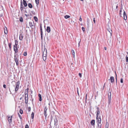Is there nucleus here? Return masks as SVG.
I'll use <instances>...</instances> for the list:
<instances>
[{
  "instance_id": "obj_1",
  "label": "nucleus",
  "mask_w": 128,
  "mask_h": 128,
  "mask_svg": "<svg viewBox=\"0 0 128 128\" xmlns=\"http://www.w3.org/2000/svg\"><path fill=\"white\" fill-rule=\"evenodd\" d=\"M20 84V82L19 81H18L16 83V85L15 88V91L16 92L18 90Z\"/></svg>"
},
{
  "instance_id": "obj_2",
  "label": "nucleus",
  "mask_w": 128,
  "mask_h": 128,
  "mask_svg": "<svg viewBox=\"0 0 128 128\" xmlns=\"http://www.w3.org/2000/svg\"><path fill=\"white\" fill-rule=\"evenodd\" d=\"M96 120H97V122L98 124H101V118L100 116L98 117H96Z\"/></svg>"
},
{
  "instance_id": "obj_3",
  "label": "nucleus",
  "mask_w": 128,
  "mask_h": 128,
  "mask_svg": "<svg viewBox=\"0 0 128 128\" xmlns=\"http://www.w3.org/2000/svg\"><path fill=\"white\" fill-rule=\"evenodd\" d=\"M14 60L16 62V65L17 66H18V57H17L16 56H14Z\"/></svg>"
},
{
  "instance_id": "obj_4",
  "label": "nucleus",
  "mask_w": 128,
  "mask_h": 128,
  "mask_svg": "<svg viewBox=\"0 0 128 128\" xmlns=\"http://www.w3.org/2000/svg\"><path fill=\"white\" fill-rule=\"evenodd\" d=\"M97 110L96 111V117H98L100 116V111L99 108L98 107L97 108Z\"/></svg>"
},
{
  "instance_id": "obj_5",
  "label": "nucleus",
  "mask_w": 128,
  "mask_h": 128,
  "mask_svg": "<svg viewBox=\"0 0 128 128\" xmlns=\"http://www.w3.org/2000/svg\"><path fill=\"white\" fill-rule=\"evenodd\" d=\"M14 51L16 53L18 52V49L17 48V46H15L14 45Z\"/></svg>"
},
{
  "instance_id": "obj_6",
  "label": "nucleus",
  "mask_w": 128,
  "mask_h": 128,
  "mask_svg": "<svg viewBox=\"0 0 128 128\" xmlns=\"http://www.w3.org/2000/svg\"><path fill=\"white\" fill-rule=\"evenodd\" d=\"M25 103L26 104H27L28 102V96H27V95L25 96Z\"/></svg>"
},
{
  "instance_id": "obj_7",
  "label": "nucleus",
  "mask_w": 128,
  "mask_h": 128,
  "mask_svg": "<svg viewBox=\"0 0 128 128\" xmlns=\"http://www.w3.org/2000/svg\"><path fill=\"white\" fill-rule=\"evenodd\" d=\"M40 30L41 32V37L42 39V36L43 34V32L42 30V27L41 25L40 26Z\"/></svg>"
},
{
  "instance_id": "obj_8",
  "label": "nucleus",
  "mask_w": 128,
  "mask_h": 128,
  "mask_svg": "<svg viewBox=\"0 0 128 128\" xmlns=\"http://www.w3.org/2000/svg\"><path fill=\"white\" fill-rule=\"evenodd\" d=\"M124 18L125 20H126L127 18L126 15L125 11L124 12Z\"/></svg>"
},
{
  "instance_id": "obj_9",
  "label": "nucleus",
  "mask_w": 128,
  "mask_h": 128,
  "mask_svg": "<svg viewBox=\"0 0 128 128\" xmlns=\"http://www.w3.org/2000/svg\"><path fill=\"white\" fill-rule=\"evenodd\" d=\"M12 116H9L8 118V120L10 123L12 121Z\"/></svg>"
},
{
  "instance_id": "obj_10",
  "label": "nucleus",
  "mask_w": 128,
  "mask_h": 128,
  "mask_svg": "<svg viewBox=\"0 0 128 128\" xmlns=\"http://www.w3.org/2000/svg\"><path fill=\"white\" fill-rule=\"evenodd\" d=\"M29 90L28 88H27V89H26L25 91L24 94H25V96H26L27 95V96H28V92Z\"/></svg>"
},
{
  "instance_id": "obj_11",
  "label": "nucleus",
  "mask_w": 128,
  "mask_h": 128,
  "mask_svg": "<svg viewBox=\"0 0 128 128\" xmlns=\"http://www.w3.org/2000/svg\"><path fill=\"white\" fill-rule=\"evenodd\" d=\"M4 34H7L8 33V30L6 27H4Z\"/></svg>"
},
{
  "instance_id": "obj_12",
  "label": "nucleus",
  "mask_w": 128,
  "mask_h": 128,
  "mask_svg": "<svg viewBox=\"0 0 128 128\" xmlns=\"http://www.w3.org/2000/svg\"><path fill=\"white\" fill-rule=\"evenodd\" d=\"M110 96H109V94H108V102L109 104H110V100L111 99V92H110Z\"/></svg>"
},
{
  "instance_id": "obj_13",
  "label": "nucleus",
  "mask_w": 128,
  "mask_h": 128,
  "mask_svg": "<svg viewBox=\"0 0 128 128\" xmlns=\"http://www.w3.org/2000/svg\"><path fill=\"white\" fill-rule=\"evenodd\" d=\"M110 80L111 83H113L114 82V77L113 76L111 77L110 78Z\"/></svg>"
},
{
  "instance_id": "obj_14",
  "label": "nucleus",
  "mask_w": 128,
  "mask_h": 128,
  "mask_svg": "<svg viewBox=\"0 0 128 128\" xmlns=\"http://www.w3.org/2000/svg\"><path fill=\"white\" fill-rule=\"evenodd\" d=\"M46 31L47 32L49 33L50 31V28L49 26H47L46 29Z\"/></svg>"
},
{
  "instance_id": "obj_15",
  "label": "nucleus",
  "mask_w": 128,
  "mask_h": 128,
  "mask_svg": "<svg viewBox=\"0 0 128 128\" xmlns=\"http://www.w3.org/2000/svg\"><path fill=\"white\" fill-rule=\"evenodd\" d=\"M108 31L110 33V36H111L112 35V30L110 28H108Z\"/></svg>"
},
{
  "instance_id": "obj_16",
  "label": "nucleus",
  "mask_w": 128,
  "mask_h": 128,
  "mask_svg": "<svg viewBox=\"0 0 128 128\" xmlns=\"http://www.w3.org/2000/svg\"><path fill=\"white\" fill-rule=\"evenodd\" d=\"M95 120H92L91 122V124L92 126H94L95 125Z\"/></svg>"
},
{
  "instance_id": "obj_17",
  "label": "nucleus",
  "mask_w": 128,
  "mask_h": 128,
  "mask_svg": "<svg viewBox=\"0 0 128 128\" xmlns=\"http://www.w3.org/2000/svg\"><path fill=\"white\" fill-rule=\"evenodd\" d=\"M23 38L22 34H20L19 36V39L20 40H22Z\"/></svg>"
},
{
  "instance_id": "obj_18",
  "label": "nucleus",
  "mask_w": 128,
  "mask_h": 128,
  "mask_svg": "<svg viewBox=\"0 0 128 128\" xmlns=\"http://www.w3.org/2000/svg\"><path fill=\"white\" fill-rule=\"evenodd\" d=\"M23 4L24 6L26 7L27 6V4L26 3V1L25 0H23Z\"/></svg>"
},
{
  "instance_id": "obj_19",
  "label": "nucleus",
  "mask_w": 128,
  "mask_h": 128,
  "mask_svg": "<svg viewBox=\"0 0 128 128\" xmlns=\"http://www.w3.org/2000/svg\"><path fill=\"white\" fill-rule=\"evenodd\" d=\"M38 96L39 98V100L40 101H41L42 100V96L40 94H38Z\"/></svg>"
},
{
  "instance_id": "obj_20",
  "label": "nucleus",
  "mask_w": 128,
  "mask_h": 128,
  "mask_svg": "<svg viewBox=\"0 0 128 128\" xmlns=\"http://www.w3.org/2000/svg\"><path fill=\"white\" fill-rule=\"evenodd\" d=\"M72 53L73 56V58H74L75 57V55H74V50H72Z\"/></svg>"
},
{
  "instance_id": "obj_21",
  "label": "nucleus",
  "mask_w": 128,
  "mask_h": 128,
  "mask_svg": "<svg viewBox=\"0 0 128 128\" xmlns=\"http://www.w3.org/2000/svg\"><path fill=\"white\" fill-rule=\"evenodd\" d=\"M28 6L30 8H32V6L31 3H29L28 4Z\"/></svg>"
},
{
  "instance_id": "obj_22",
  "label": "nucleus",
  "mask_w": 128,
  "mask_h": 128,
  "mask_svg": "<svg viewBox=\"0 0 128 128\" xmlns=\"http://www.w3.org/2000/svg\"><path fill=\"white\" fill-rule=\"evenodd\" d=\"M34 113L32 112V114H31V118L32 119H33L34 118Z\"/></svg>"
},
{
  "instance_id": "obj_23",
  "label": "nucleus",
  "mask_w": 128,
  "mask_h": 128,
  "mask_svg": "<svg viewBox=\"0 0 128 128\" xmlns=\"http://www.w3.org/2000/svg\"><path fill=\"white\" fill-rule=\"evenodd\" d=\"M29 25L31 28H32L33 26V24L32 22H30L29 23Z\"/></svg>"
},
{
  "instance_id": "obj_24",
  "label": "nucleus",
  "mask_w": 128,
  "mask_h": 128,
  "mask_svg": "<svg viewBox=\"0 0 128 128\" xmlns=\"http://www.w3.org/2000/svg\"><path fill=\"white\" fill-rule=\"evenodd\" d=\"M46 109V108H45L44 109V116H45L46 117L47 116V114H46V111L47 110V109H46V110H45V109Z\"/></svg>"
},
{
  "instance_id": "obj_25",
  "label": "nucleus",
  "mask_w": 128,
  "mask_h": 128,
  "mask_svg": "<svg viewBox=\"0 0 128 128\" xmlns=\"http://www.w3.org/2000/svg\"><path fill=\"white\" fill-rule=\"evenodd\" d=\"M34 19L36 22H37L38 20V18L36 17V16H34Z\"/></svg>"
},
{
  "instance_id": "obj_26",
  "label": "nucleus",
  "mask_w": 128,
  "mask_h": 128,
  "mask_svg": "<svg viewBox=\"0 0 128 128\" xmlns=\"http://www.w3.org/2000/svg\"><path fill=\"white\" fill-rule=\"evenodd\" d=\"M64 17L66 19H67L68 18H70V16H69L66 15V16H64Z\"/></svg>"
},
{
  "instance_id": "obj_27",
  "label": "nucleus",
  "mask_w": 128,
  "mask_h": 128,
  "mask_svg": "<svg viewBox=\"0 0 128 128\" xmlns=\"http://www.w3.org/2000/svg\"><path fill=\"white\" fill-rule=\"evenodd\" d=\"M35 2L36 4L38 5L39 4V0H35Z\"/></svg>"
},
{
  "instance_id": "obj_28",
  "label": "nucleus",
  "mask_w": 128,
  "mask_h": 128,
  "mask_svg": "<svg viewBox=\"0 0 128 128\" xmlns=\"http://www.w3.org/2000/svg\"><path fill=\"white\" fill-rule=\"evenodd\" d=\"M23 6L22 5V4H21V6H20V10L21 11H22L23 9Z\"/></svg>"
},
{
  "instance_id": "obj_29",
  "label": "nucleus",
  "mask_w": 128,
  "mask_h": 128,
  "mask_svg": "<svg viewBox=\"0 0 128 128\" xmlns=\"http://www.w3.org/2000/svg\"><path fill=\"white\" fill-rule=\"evenodd\" d=\"M19 112L21 114H22L23 113L22 110L21 109L20 110Z\"/></svg>"
},
{
  "instance_id": "obj_30",
  "label": "nucleus",
  "mask_w": 128,
  "mask_h": 128,
  "mask_svg": "<svg viewBox=\"0 0 128 128\" xmlns=\"http://www.w3.org/2000/svg\"><path fill=\"white\" fill-rule=\"evenodd\" d=\"M20 20L21 22H23V19L22 17H20Z\"/></svg>"
},
{
  "instance_id": "obj_31",
  "label": "nucleus",
  "mask_w": 128,
  "mask_h": 128,
  "mask_svg": "<svg viewBox=\"0 0 128 128\" xmlns=\"http://www.w3.org/2000/svg\"><path fill=\"white\" fill-rule=\"evenodd\" d=\"M122 8H120V12L119 13L120 15V16H121V12L122 11Z\"/></svg>"
},
{
  "instance_id": "obj_32",
  "label": "nucleus",
  "mask_w": 128,
  "mask_h": 128,
  "mask_svg": "<svg viewBox=\"0 0 128 128\" xmlns=\"http://www.w3.org/2000/svg\"><path fill=\"white\" fill-rule=\"evenodd\" d=\"M42 56L43 57H45V56H46V53L44 54V52L42 54Z\"/></svg>"
},
{
  "instance_id": "obj_33",
  "label": "nucleus",
  "mask_w": 128,
  "mask_h": 128,
  "mask_svg": "<svg viewBox=\"0 0 128 128\" xmlns=\"http://www.w3.org/2000/svg\"><path fill=\"white\" fill-rule=\"evenodd\" d=\"M18 44V41L16 40H15V44L16 45L15 46H17Z\"/></svg>"
},
{
  "instance_id": "obj_34",
  "label": "nucleus",
  "mask_w": 128,
  "mask_h": 128,
  "mask_svg": "<svg viewBox=\"0 0 128 128\" xmlns=\"http://www.w3.org/2000/svg\"><path fill=\"white\" fill-rule=\"evenodd\" d=\"M46 56L43 57V59L44 61L46 60Z\"/></svg>"
},
{
  "instance_id": "obj_35",
  "label": "nucleus",
  "mask_w": 128,
  "mask_h": 128,
  "mask_svg": "<svg viewBox=\"0 0 128 128\" xmlns=\"http://www.w3.org/2000/svg\"><path fill=\"white\" fill-rule=\"evenodd\" d=\"M31 110V108L30 107L28 108V112H30Z\"/></svg>"
},
{
  "instance_id": "obj_36",
  "label": "nucleus",
  "mask_w": 128,
  "mask_h": 128,
  "mask_svg": "<svg viewBox=\"0 0 128 128\" xmlns=\"http://www.w3.org/2000/svg\"><path fill=\"white\" fill-rule=\"evenodd\" d=\"M18 115L20 120H21L22 119V118L21 116L19 114V113H18Z\"/></svg>"
},
{
  "instance_id": "obj_37",
  "label": "nucleus",
  "mask_w": 128,
  "mask_h": 128,
  "mask_svg": "<svg viewBox=\"0 0 128 128\" xmlns=\"http://www.w3.org/2000/svg\"><path fill=\"white\" fill-rule=\"evenodd\" d=\"M27 55V53L26 52H24V55L25 56H26Z\"/></svg>"
},
{
  "instance_id": "obj_38",
  "label": "nucleus",
  "mask_w": 128,
  "mask_h": 128,
  "mask_svg": "<svg viewBox=\"0 0 128 128\" xmlns=\"http://www.w3.org/2000/svg\"><path fill=\"white\" fill-rule=\"evenodd\" d=\"M82 29L83 31L84 32L85 30L84 28V27H82Z\"/></svg>"
},
{
  "instance_id": "obj_39",
  "label": "nucleus",
  "mask_w": 128,
  "mask_h": 128,
  "mask_svg": "<svg viewBox=\"0 0 128 128\" xmlns=\"http://www.w3.org/2000/svg\"><path fill=\"white\" fill-rule=\"evenodd\" d=\"M126 62H128V57L127 56H126Z\"/></svg>"
},
{
  "instance_id": "obj_40",
  "label": "nucleus",
  "mask_w": 128,
  "mask_h": 128,
  "mask_svg": "<svg viewBox=\"0 0 128 128\" xmlns=\"http://www.w3.org/2000/svg\"><path fill=\"white\" fill-rule=\"evenodd\" d=\"M120 82L121 83H123V79L122 78H121L120 80Z\"/></svg>"
},
{
  "instance_id": "obj_41",
  "label": "nucleus",
  "mask_w": 128,
  "mask_h": 128,
  "mask_svg": "<svg viewBox=\"0 0 128 128\" xmlns=\"http://www.w3.org/2000/svg\"><path fill=\"white\" fill-rule=\"evenodd\" d=\"M11 44H10V43L8 45H9V48H10H10H11Z\"/></svg>"
},
{
  "instance_id": "obj_42",
  "label": "nucleus",
  "mask_w": 128,
  "mask_h": 128,
  "mask_svg": "<svg viewBox=\"0 0 128 128\" xmlns=\"http://www.w3.org/2000/svg\"><path fill=\"white\" fill-rule=\"evenodd\" d=\"M79 76L80 77V78H81L82 77V75L80 73H79Z\"/></svg>"
},
{
  "instance_id": "obj_43",
  "label": "nucleus",
  "mask_w": 128,
  "mask_h": 128,
  "mask_svg": "<svg viewBox=\"0 0 128 128\" xmlns=\"http://www.w3.org/2000/svg\"><path fill=\"white\" fill-rule=\"evenodd\" d=\"M25 128H28V126L27 124H26V125Z\"/></svg>"
},
{
  "instance_id": "obj_44",
  "label": "nucleus",
  "mask_w": 128,
  "mask_h": 128,
  "mask_svg": "<svg viewBox=\"0 0 128 128\" xmlns=\"http://www.w3.org/2000/svg\"><path fill=\"white\" fill-rule=\"evenodd\" d=\"M93 21L94 23L95 24L96 23V21L95 20V18H93Z\"/></svg>"
},
{
  "instance_id": "obj_45",
  "label": "nucleus",
  "mask_w": 128,
  "mask_h": 128,
  "mask_svg": "<svg viewBox=\"0 0 128 128\" xmlns=\"http://www.w3.org/2000/svg\"><path fill=\"white\" fill-rule=\"evenodd\" d=\"M3 86L4 88H6V86L5 84H4L3 85Z\"/></svg>"
},
{
  "instance_id": "obj_46",
  "label": "nucleus",
  "mask_w": 128,
  "mask_h": 128,
  "mask_svg": "<svg viewBox=\"0 0 128 128\" xmlns=\"http://www.w3.org/2000/svg\"><path fill=\"white\" fill-rule=\"evenodd\" d=\"M79 20L80 21H82V19L81 18V17H80V19H79Z\"/></svg>"
},
{
  "instance_id": "obj_47",
  "label": "nucleus",
  "mask_w": 128,
  "mask_h": 128,
  "mask_svg": "<svg viewBox=\"0 0 128 128\" xmlns=\"http://www.w3.org/2000/svg\"><path fill=\"white\" fill-rule=\"evenodd\" d=\"M12 83H15V85L16 84V82L14 81H12Z\"/></svg>"
},
{
  "instance_id": "obj_48",
  "label": "nucleus",
  "mask_w": 128,
  "mask_h": 128,
  "mask_svg": "<svg viewBox=\"0 0 128 128\" xmlns=\"http://www.w3.org/2000/svg\"><path fill=\"white\" fill-rule=\"evenodd\" d=\"M56 121L55 120H54V124H56V122H57V120Z\"/></svg>"
},
{
  "instance_id": "obj_49",
  "label": "nucleus",
  "mask_w": 128,
  "mask_h": 128,
  "mask_svg": "<svg viewBox=\"0 0 128 128\" xmlns=\"http://www.w3.org/2000/svg\"><path fill=\"white\" fill-rule=\"evenodd\" d=\"M86 101L87 99V94H86Z\"/></svg>"
},
{
  "instance_id": "obj_50",
  "label": "nucleus",
  "mask_w": 128,
  "mask_h": 128,
  "mask_svg": "<svg viewBox=\"0 0 128 128\" xmlns=\"http://www.w3.org/2000/svg\"><path fill=\"white\" fill-rule=\"evenodd\" d=\"M104 49L105 50H106V47H104Z\"/></svg>"
},
{
  "instance_id": "obj_51",
  "label": "nucleus",
  "mask_w": 128,
  "mask_h": 128,
  "mask_svg": "<svg viewBox=\"0 0 128 128\" xmlns=\"http://www.w3.org/2000/svg\"><path fill=\"white\" fill-rule=\"evenodd\" d=\"M118 7V6H116V9H117Z\"/></svg>"
},
{
  "instance_id": "obj_52",
  "label": "nucleus",
  "mask_w": 128,
  "mask_h": 128,
  "mask_svg": "<svg viewBox=\"0 0 128 128\" xmlns=\"http://www.w3.org/2000/svg\"><path fill=\"white\" fill-rule=\"evenodd\" d=\"M77 89H78L77 92H78V88H77Z\"/></svg>"
},
{
  "instance_id": "obj_53",
  "label": "nucleus",
  "mask_w": 128,
  "mask_h": 128,
  "mask_svg": "<svg viewBox=\"0 0 128 128\" xmlns=\"http://www.w3.org/2000/svg\"><path fill=\"white\" fill-rule=\"evenodd\" d=\"M80 42L78 43V46H79V45H80Z\"/></svg>"
},
{
  "instance_id": "obj_54",
  "label": "nucleus",
  "mask_w": 128,
  "mask_h": 128,
  "mask_svg": "<svg viewBox=\"0 0 128 128\" xmlns=\"http://www.w3.org/2000/svg\"><path fill=\"white\" fill-rule=\"evenodd\" d=\"M46 108L45 109V110H46Z\"/></svg>"
},
{
  "instance_id": "obj_55",
  "label": "nucleus",
  "mask_w": 128,
  "mask_h": 128,
  "mask_svg": "<svg viewBox=\"0 0 128 128\" xmlns=\"http://www.w3.org/2000/svg\"><path fill=\"white\" fill-rule=\"evenodd\" d=\"M127 54H128V52L127 53Z\"/></svg>"
},
{
  "instance_id": "obj_56",
  "label": "nucleus",
  "mask_w": 128,
  "mask_h": 128,
  "mask_svg": "<svg viewBox=\"0 0 128 128\" xmlns=\"http://www.w3.org/2000/svg\"><path fill=\"white\" fill-rule=\"evenodd\" d=\"M63 1H64V0H63Z\"/></svg>"
}]
</instances>
